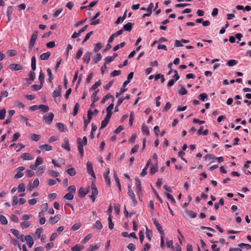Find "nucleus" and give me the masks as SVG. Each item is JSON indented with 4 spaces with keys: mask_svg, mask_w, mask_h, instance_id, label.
<instances>
[{
    "mask_svg": "<svg viewBox=\"0 0 251 251\" xmlns=\"http://www.w3.org/2000/svg\"><path fill=\"white\" fill-rule=\"evenodd\" d=\"M0 222L3 225L7 224V220L5 217L2 215H0Z\"/></svg>",
    "mask_w": 251,
    "mask_h": 251,
    "instance_id": "a19ab883",
    "label": "nucleus"
},
{
    "mask_svg": "<svg viewBox=\"0 0 251 251\" xmlns=\"http://www.w3.org/2000/svg\"><path fill=\"white\" fill-rule=\"evenodd\" d=\"M40 137H41L40 135L36 134L34 133H33V134H31L30 135V139L32 141H34L36 142H37L40 140Z\"/></svg>",
    "mask_w": 251,
    "mask_h": 251,
    "instance_id": "5701e85b",
    "label": "nucleus"
},
{
    "mask_svg": "<svg viewBox=\"0 0 251 251\" xmlns=\"http://www.w3.org/2000/svg\"><path fill=\"white\" fill-rule=\"evenodd\" d=\"M128 196L130 197L133 203L134 204L136 205L137 203V201L135 198V196L134 195V192H133V191L132 190V189L131 188L130 186H128Z\"/></svg>",
    "mask_w": 251,
    "mask_h": 251,
    "instance_id": "7ed1b4c3",
    "label": "nucleus"
},
{
    "mask_svg": "<svg viewBox=\"0 0 251 251\" xmlns=\"http://www.w3.org/2000/svg\"><path fill=\"white\" fill-rule=\"evenodd\" d=\"M91 55H92V53L91 52L87 51V52H86L83 57V63H86V64H88L89 63Z\"/></svg>",
    "mask_w": 251,
    "mask_h": 251,
    "instance_id": "1a4fd4ad",
    "label": "nucleus"
},
{
    "mask_svg": "<svg viewBox=\"0 0 251 251\" xmlns=\"http://www.w3.org/2000/svg\"><path fill=\"white\" fill-rule=\"evenodd\" d=\"M25 240L29 248H31L34 244V241L32 237L30 235H26L25 236Z\"/></svg>",
    "mask_w": 251,
    "mask_h": 251,
    "instance_id": "9b49d317",
    "label": "nucleus"
},
{
    "mask_svg": "<svg viewBox=\"0 0 251 251\" xmlns=\"http://www.w3.org/2000/svg\"><path fill=\"white\" fill-rule=\"evenodd\" d=\"M215 156H214V155H213L212 154H207L204 156V159L205 160L215 159Z\"/></svg>",
    "mask_w": 251,
    "mask_h": 251,
    "instance_id": "338daca9",
    "label": "nucleus"
},
{
    "mask_svg": "<svg viewBox=\"0 0 251 251\" xmlns=\"http://www.w3.org/2000/svg\"><path fill=\"white\" fill-rule=\"evenodd\" d=\"M56 126L58 130L61 132H66L67 131L66 126L63 123H56Z\"/></svg>",
    "mask_w": 251,
    "mask_h": 251,
    "instance_id": "4468645a",
    "label": "nucleus"
},
{
    "mask_svg": "<svg viewBox=\"0 0 251 251\" xmlns=\"http://www.w3.org/2000/svg\"><path fill=\"white\" fill-rule=\"evenodd\" d=\"M39 109H40L43 112H48L49 110V107L48 105L41 104L39 105Z\"/></svg>",
    "mask_w": 251,
    "mask_h": 251,
    "instance_id": "72a5a7b5",
    "label": "nucleus"
},
{
    "mask_svg": "<svg viewBox=\"0 0 251 251\" xmlns=\"http://www.w3.org/2000/svg\"><path fill=\"white\" fill-rule=\"evenodd\" d=\"M6 114V110L4 108L0 110V120L4 119Z\"/></svg>",
    "mask_w": 251,
    "mask_h": 251,
    "instance_id": "603ef678",
    "label": "nucleus"
},
{
    "mask_svg": "<svg viewBox=\"0 0 251 251\" xmlns=\"http://www.w3.org/2000/svg\"><path fill=\"white\" fill-rule=\"evenodd\" d=\"M108 227L110 229H112L114 228V224L112 221V216L111 215H109L108 218Z\"/></svg>",
    "mask_w": 251,
    "mask_h": 251,
    "instance_id": "cd10ccee",
    "label": "nucleus"
},
{
    "mask_svg": "<svg viewBox=\"0 0 251 251\" xmlns=\"http://www.w3.org/2000/svg\"><path fill=\"white\" fill-rule=\"evenodd\" d=\"M109 174V170H108L107 172L103 175L104 177L105 180V182L107 183L108 185L110 184V179L109 176H108Z\"/></svg>",
    "mask_w": 251,
    "mask_h": 251,
    "instance_id": "7c9ffc66",
    "label": "nucleus"
},
{
    "mask_svg": "<svg viewBox=\"0 0 251 251\" xmlns=\"http://www.w3.org/2000/svg\"><path fill=\"white\" fill-rule=\"evenodd\" d=\"M50 55V52L49 51H48L46 53H43L41 54L40 56V58L43 60H46L49 59Z\"/></svg>",
    "mask_w": 251,
    "mask_h": 251,
    "instance_id": "aec40b11",
    "label": "nucleus"
},
{
    "mask_svg": "<svg viewBox=\"0 0 251 251\" xmlns=\"http://www.w3.org/2000/svg\"><path fill=\"white\" fill-rule=\"evenodd\" d=\"M173 241L172 240H166V246L168 248H171L174 249V247L173 246Z\"/></svg>",
    "mask_w": 251,
    "mask_h": 251,
    "instance_id": "bf43d9fd",
    "label": "nucleus"
},
{
    "mask_svg": "<svg viewBox=\"0 0 251 251\" xmlns=\"http://www.w3.org/2000/svg\"><path fill=\"white\" fill-rule=\"evenodd\" d=\"M66 200L71 201L74 198V196L71 193H67L63 197Z\"/></svg>",
    "mask_w": 251,
    "mask_h": 251,
    "instance_id": "c9c22d12",
    "label": "nucleus"
},
{
    "mask_svg": "<svg viewBox=\"0 0 251 251\" xmlns=\"http://www.w3.org/2000/svg\"><path fill=\"white\" fill-rule=\"evenodd\" d=\"M35 78V73L33 71H30L29 74V78H26V80H29L30 82H29L28 84H31V83L34 80Z\"/></svg>",
    "mask_w": 251,
    "mask_h": 251,
    "instance_id": "6ab92c4d",
    "label": "nucleus"
},
{
    "mask_svg": "<svg viewBox=\"0 0 251 251\" xmlns=\"http://www.w3.org/2000/svg\"><path fill=\"white\" fill-rule=\"evenodd\" d=\"M142 132L146 134V135H149L150 134L149 129L147 126H146L145 124H143L142 126Z\"/></svg>",
    "mask_w": 251,
    "mask_h": 251,
    "instance_id": "bb28decb",
    "label": "nucleus"
},
{
    "mask_svg": "<svg viewBox=\"0 0 251 251\" xmlns=\"http://www.w3.org/2000/svg\"><path fill=\"white\" fill-rule=\"evenodd\" d=\"M84 248V246L77 244L71 248L72 251H80Z\"/></svg>",
    "mask_w": 251,
    "mask_h": 251,
    "instance_id": "a878e982",
    "label": "nucleus"
},
{
    "mask_svg": "<svg viewBox=\"0 0 251 251\" xmlns=\"http://www.w3.org/2000/svg\"><path fill=\"white\" fill-rule=\"evenodd\" d=\"M114 177L115 178V181H116V183H117V184L118 185L119 189L120 191H121V184H120V180L118 178L116 174H114Z\"/></svg>",
    "mask_w": 251,
    "mask_h": 251,
    "instance_id": "4d7b16f0",
    "label": "nucleus"
},
{
    "mask_svg": "<svg viewBox=\"0 0 251 251\" xmlns=\"http://www.w3.org/2000/svg\"><path fill=\"white\" fill-rule=\"evenodd\" d=\"M101 85V81L100 80H99L98 81H96L94 85L90 88V90H94L97 87L100 86Z\"/></svg>",
    "mask_w": 251,
    "mask_h": 251,
    "instance_id": "f704fd0d",
    "label": "nucleus"
},
{
    "mask_svg": "<svg viewBox=\"0 0 251 251\" xmlns=\"http://www.w3.org/2000/svg\"><path fill=\"white\" fill-rule=\"evenodd\" d=\"M134 24L132 23H127L124 25V29L126 31H130L132 28Z\"/></svg>",
    "mask_w": 251,
    "mask_h": 251,
    "instance_id": "f3484780",
    "label": "nucleus"
},
{
    "mask_svg": "<svg viewBox=\"0 0 251 251\" xmlns=\"http://www.w3.org/2000/svg\"><path fill=\"white\" fill-rule=\"evenodd\" d=\"M178 93L180 95H184L187 93V91L184 87H182Z\"/></svg>",
    "mask_w": 251,
    "mask_h": 251,
    "instance_id": "052dcab7",
    "label": "nucleus"
},
{
    "mask_svg": "<svg viewBox=\"0 0 251 251\" xmlns=\"http://www.w3.org/2000/svg\"><path fill=\"white\" fill-rule=\"evenodd\" d=\"M62 90V86L61 85H58V89L54 90L52 93L53 97L56 98L61 96V93Z\"/></svg>",
    "mask_w": 251,
    "mask_h": 251,
    "instance_id": "ddd939ff",
    "label": "nucleus"
},
{
    "mask_svg": "<svg viewBox=\"0 0 251 251\" xmlns=\"http://www.w3.org/2000/svg\"><path fill=\"white\" fill-rule=\"evenodd\" d=\"M8 68L12 71H19L23 69V67L21 65L14 63L10 65Z\"/></svg>",
    "mask_w": 251,
    "mask_h": 251,
    "instance_id": "6e6552de",
    "label": "nucleus"
},
{
    "mask_svg": "<svg viewBox=\"0 0 251 251\" xmlns=\"http://www.w3.org/2000/svg\"><path fill=\"white\" fill-rule=\"evenodd\" d=\"M60 216L59 215H56L53 217H51L49 218V221L50 223L52 224H54L58 222V221L60 220Z\"/></svg>",
    "mask_w": 251,
    "mask_h": 251,
    "instance_id": "2eb2a0df",
    "label": "nucleus"
},
{
    "mask_svg": "<svg viewBox=\"0 0 251 251\" xmlns=\"http://www.w3.org/2000/svg\"><path fill=\"white\" fill-rule=\"evenodd\" d=\"M99 91V89H97V90L95 91L91 96L92 100H94V102H96L99 100V97L97 96V94Z\"/></svg>",
    "mask_w": 251,
    "mask_h": 251,
    "instance_id": "412c9836",
    "label": "nucleus"
},
{
    "mask_svg": "<svg viewBox=\"0 0 251 251\" xmlns=\"http://www.w3.org/2000/svg\"><path fill=\"white\" fill-rule=\"evenodd\" d=\"M41 207L42 208V210L41 212H39V216L40 217H41L42 216H43V212L44 211H46L48 210V203H44V204H42Z\"/></svg>",
    "mask_w": 251,
    "mask_h": 251,
    "instance_id": "4be33fe9",
    "label": "nucleus"
},
{
    "mask_svg": "<svg viewBox=\"0 0 251 251\" xmlns=\"http://www.w3.org/2000/svg\"><path fill=\"white\" fill-rule=\"evenodd\" d=\"M44 78H45V75L41 71L40 72L39 76V80L41 83V84H43L44 82Z\"/></svg>",
    "mask_w": 251,
    "mask_h": 251,
    "instance_id": "37998d69",
    "label": "nucleus"
},
{
    "mask_svg": "<svg viewBox=\"0 0 251 251\" xmlns=\"http://www.w3.org/2000/svg\"><path fill=\"white\" fill-rule=\"evenodd\" d=\"M101 55L100 53H97L93 59V61L95 64H97L99 61L101 59Z\"/></svg>",
    "mask_w": 251,
    "mask_h": 251,
    "instance_id": "c85d7f7f",
    "label": "nucleus"
},
{
    "mask_svg": "<svg viewBox=\"0 0 251 251\" xmlns=\"http://www.w3.org/2000/svg\"><path fill=\"white\" fill-rule=\"evenodd\" d=\"M87 173L91 175L93 177L96 178L95 173L93 170V167L92 164L90 162L87 163Z\"/></svg>",
    "mask_w": 251,
    "mask_h": 251,
    "instance_id": "20e7f679",
    "label": "nucleus"
},
{
    "mask_svg": "<svg viewBox=\"0 0 251 251\" xmlns=\"http://www.w3.org/2000/svg\"><path fill=\"white\" fill-rule=\"evenodd\" d=\"M134 120V114L133 113V112H131L129 116V124L130 126H132L133 124V121Z\"/></svg>",
    "mask_w": 251,
    "mask_h": 251,
    "instance_id": "6e6d98bb",
    "label": "nucleus"
},
{
    "mask_svg": "<svg viewBox=\"0 0 251 251\" xmlns=\"http://www.w3.org/2000/svg\"><path fill=\"white\" fill-rule=\"evenodd\" d=\"M18 170L19 171L16 173V174H15V176H14V178L15 179L20 178L22 177L23 176L24 174L22 173V171L25 170V167H22V166L21 167H19L18 168Z\"/></svg>",
    "mask_w": 251,
    "mask_h": 251,
    "instance_id": "9d476101",
    "label": "nucleus"
},
{
    "mask_svg": "<svg viewBox=\"0 0 251 251\" xmlns=\"http://www.w3.org/2000/svg\"><path fill=\"white\" fill-rule=\"evenodd\" d=\"M187 214L192 218H194L197 216V213L192 210H187L186 211Z\"/></svg>",
    "mask_w": 251,
    "mask_h": 251,
    "instance_id": "49530a36",
    "label": "nucleus"
},
{
    "mask_svg": "<svg viewBox=\"0 0 251 251\" xmlns=\"http://www.w3.org/2000/svg\"><path fill=\"white\" fill-rule=\"evenodd\" d=\"M121 71L120 70H114L111 73V76L114 77L118 76L121 74Z\"/></svg>",
    "mask_w": 251,
    "mask_h": 251,
    "instance_id": "69168bd1",
    "label": "nucleus"
},
{
    "mask_svg": "<svg viewBox=\"0 0 251 251\" xmlns=\"http://www.w3.org/2000/svg\"><path fill=\"white\" fill-rule=\"evenodd\" d=\"M238 62V61L236 60H229L227 62L226 65L229 67H232L237 65Z\"/></svg>",
    "mask_w": 251,
    "mask_h": 251,
    "instance_id": "c756f323",
    "label": "nucleus"
},
{
    "mask_svg": "<svg viewBox=\"0 0 251 251\" xmlns=\"http://www.w3.org/2000/svg\"><path fill=\"white\" fill-rule=\"evenodd\" d=\"M166 197H167V199L168 200H170L173 203H176V200L174 199V197H173V196L172 195H171L170 193H167L166 194Z\"/></svg>",
    "mask_w": 251,
    "mask_h": 251,
    "instance_id": "09e8293b",
    "label": "nucleus"
},
{
    "mask_svg": "<svg viewBox=\"0 0 251 251\" xmlns=\"http://www.w3.org/2000/svg\"><path fill=\"white\" fill-rule=\"evenodd\" d=\"M39 148L45 151H50L52 149L50 145L48 144L41 145L39 146Z\"/></svg>",
    "mask_w": 251,
    "mask_h": 251,
    "instance_id": "a211bd4d",
    "label": "nucleus"
},
{
    "mask_svg": "<svg viewBox=\"0 0 251 251\" xmlns=\"http://www.w3.org/2000/svg\"><path fill=\"white\" fill-rule=\"evenodd\" d=\"M80 227V224L79 223H76L72 226L71 230L73 231H75L79 229Z\"/></svg>",
    "mask_w": 251,
    "mask_h": 251,
    "instance_id": "680f3d73",
    "label": "nucleus"
},
{
    "mask_svg": "<svg viewBox=\"0 0 251 251\" xmlns=\"http://www.w3.org/2000/svg\"><path fill=\"white\" fill-rule=\"evenodd\" d=\"M91 190H92V194L90 196V198L92 199V201L94 202L95 201L96 196L98 194V190L96 187L95 184L92 182L91 184Z\"/></svg>",
    "mask_w": 251,
    "mask_h": 251,
    "instance_id": "f03ea898",
    "label": "nucleus"
},
{
    "mask_svg": "<svg viewBox=\"0 0 251 251\" xmlns=\"http://www.w3.org/2000/svg\"><path fill=\"white\" fill-rule=\"evenodd\" d=\"M93 31H91L89 32V33H88L86 35L84 39H83V40L82 41V44H84L85 42H86L89 39V38L93 34Z\"/></svg>",
    "mask_w": 251,
    "mask_h": 251,
    "instance_id": "5fc2aeb1",
    "label": "nucleus"
},
{
    "mask_svg": "<svg viewBox=\"0 0 251 251\" xmlns=\"http://www.w3.org/2000/svg\"><path fill=\"white\" fill-rule=\"evenodd\" d=\"M79 108V104L78 103H76L73 110V115L75 116L78 113V110Z\"/></svg>",
    "mask_w": 251,
    "mask_h": 251,
    "instance_id": "4c0bfd02",
    "label": "nucleus"
},
{
    "mask_svg": "<svg viewBox=\"0 0 251 251\" xmlns=\"http://www.w3.org/2000/svg\"><path fill=\"white\" fill-rule=\"evenodd\" d=\"M47 74L49 75V80L50 82H52V80L53 79V76L51 73V71L50 68H48L47 70Z\"/></svg>",
    "mask_w": 251,
    "mask_h": 251,
    "instance_id": "58836bf2",
    "label": "nucleus"
},
{
    "mask_svg": "<svg viewBox=\"0 0 251 251\" xmlns=\"http://www.w3.org/2000/svg\"><path fill=\"white\" fill-rule=\"evenodd\" d=\"M89 188L84 189L83 188L81 187L78 190L79 196L81 198H84L89 192Z\"/></svg>",
    "mask_w": 251,
    "mask_h": 251,
    "instance_id": "f8f14e48",
    "label": "nucleus"
},
{
    "mask_svg": "<svg viewBox=\"0 0 251 251\" xmlns=\"http://www.w3.org/2000/svg\"><path fill=\"white\" fill-rule=\"evenodd\" d=\"M67 173L71 176H74L76 174V171L75 168H70L67 170Z\"/></svg>",
    "mask_w": 251,
    "mask_h": 251,
    "instance_id": "2f4dec72",
    "label": "nucleus"
},
{
    "mask_svg": "<svg viewBox=\"0 0 251 251\" xmlns=\"http://www.w3.org/2000/svg\"><path fill=\"white\" fill-rule=\"evenodd\" d=\"M36 58L33 56L31 59V67L32 70L34 71L36 70Z\"/></svg>",
    "mask_w": 251,
    "mask_h": 251,
    "instance_id": "b1692460",
    "label": "nucleus"
},
{
    "mask_svg": "<svg viewBox=\"0 0 251 251\" xmlns=\"http://www.w3.org/2000/svg\"><path fill=\"white\" fill-rule=\"evenodd\" d=\"M102 47V44L101 43H97L94 49V51L95 52H97L100 50Z\"/></svg>",
    "mask_w": 251,
    "mask_h": 251,
    "instance_id": "79ce46f5",
    "label": "nucleus"
},
{
    "mask_svg": "<svg viewBox=\"0 0 251 251\" xmlns=\"http://www.w3.org/2000/svg\"><path fill=\"white\" fill-rule=\"evenodd\" d=\"M38 32L37 31H34L31 35L29 45V49L30 50H32V48L35 43L38 36Z\"/></svg>",
    "mask_w": 251,
    "mask_h": 251,
    "instance_id": "f257e3e1",
    "label": "nucleus"
},
{
    "mask_svg": "<svg viewBox=\"0 0 251 251\" xmlns=\"http://www.w3.org/2000/svg\"><path fill=\"white\" fill-rule=\"evenodd\" d=\"M22 158L25 160H29L33 159L29 153L25 152L21 155Z\"/></svg>",
    "mask_w": 251,
    "mask_h": 251,
    "instance_id": "393cba45",
    "label": "nucleus"
},
{
    "mask_svg": "<svg viewBox=\"0 0 251 251\" xmlns=\"http://www.w3.org/2000/svg\"><path fill=\"white\" fill-rule=\"evenodd\" d=\"M49 174L50 176L52 177H56L58 176H59V174L58 173H57L53 170L50 171Z\"/></svg>",
    "mask_w": 251,
    "mask_h": 251,
    "instance_id": "13d9d810",
    "label": "nucleus"
},
{
    "mask_svg": "<svg viewBox=\"0 0 251 251\" xmlns=\"http://www.w3.org/2000/svg\"><path fill=\"white\" fill-rule=\"evenodd\" d=\"M238 246L241 248H246L247 250L251 249V245L248 244L240 243L238 244Z\"/></svg>",
    "mask_w": 251,
    "mask_h": 251,
    "instance_id": "473e14b6",
    "label": "nucleus"
},
{
    "mask_svg": "<svg viewBox=\"0 0 251 251\" xmlns=\"http://www.w3.org/2000/svg\"><path fill=\"white\" fill-rule=\"evenodd\" d=\"M153 224L155 226L156 229L158 230V231L160 233V234L162 235H164V232L162 229V226L159 223L158 221L156 220V218L154 219H153Z\"/></svg>",
    "mask_w": 251,
    "mask_h": 251,
    "instance_id": "0eeeda50",
    "label": "nucleus"
},
{
    "mask_svg": "<svg viewBox=\"0 0 251 251\" xmlns=\"http://www.w3.org/2000/svg\"><path fill=\"white\" fill-rule=\"evenodd\" d=\"M109 122V120L104 119L101 122V126L100 127V129H103V128L106 127V126L107 125V124H108Z\"/></svg>",
    "mask_w": 251,
    "mask_h": 251,
    "instance_id": "a18cd8bd",
    "label": "nucleus"
},
{
    "mask_svg": "<svg viewBox=\"0 0 251 251\" xmlns=\"http://www.w3.org/2000/svg\"><path fill=\"white\" fill-rule=\"evenodd\" d=\"M125 44H126V43L125 42H122L120 44H118V45H116V46H115L113 48V50L114 51H116L117 50L119 49L120 48L124 47L125 46Z\"/></svg>",
    "mask_w": 251,
    "mask_h": 251,
    "instance_id": "8fccbe9b",
    "label": "nucleus"
},
{
    "mask_svg": "<svg viewBox=\"0 0 251 251\" xmlns=\"http://www.w3.org/2000/svg\"><path fill=\"white\" fill-rule=\"evenodd\" d=\"M43 85L41 84V83L40 84V85L33 84L31 86V88H32L33 91H37L40 90L42 88Z\"/></svg>",
    "mask_w": 251,
    "mask_h": 251,
    "instance_id": "e433bc0d",
    "label": "nucleus"
},
{
    "mask_svg": "<svg viewBox=\"0 0 251 251\" xmlns=\"http://www.w3.org/2000/svg\"><path fill=\"white\" fill-rule=\"evenodd\" d=\"M207 97H208V96L206 93H203L199 95V98L201 101H204L205 99H207Z\"/></svg>",
    "mask_w": 251,
    "mask_h": 251,
    "instance_id": "864d4df0",
    "label": "nucleus"
},
{
    "mask_svg": "<svg viewBox=\"0 0 251 251\" xmlns=\"http://www.w3.org/2000/svg\"><path fill=\"white\" fill-rule=\"evenodd\" d=\"M53 117L54 114L50 112L44 116V119L45 120L46 124L50 125L52 123Z\"/></svg>",
    "mask_w": 251,
    "mask_h": 251,
    "instance_id": "39448f33",
    "label": "nucleus"
},
{
    "mask_svg": "<svg viewBox=\"0 0 251 251\" xmlns=\"http://www.w3.org/2000/svg\"><path fill=\"white\" fill-rule=\"evenodd\" d=\"M77 144L78 150L81 156L83 155L84 151L83 148V144L82 143V139L80 138H78L77 139Z\"/></svg>",
    "mask_w": 251,
    "mask_h": 251,
    "instance_id": "423d86ee",
    "label": "nucleus"
},
{
    "mask_svg": "<svg viewBox=\"0 0 251 251\" xmlns=\"http://www.w3.org/2000/svg\"><path fill=\"white\" fill-rule=\"evenodd\" d=\"M61 146L63 149L67 150L68 151H70L71 149L69 144V139L68 138H65L64 139V142L62 144Z\"/></svg>",
    "mask_w": 251,
    "mask_h": 251,
    "instance_id": "dca6fc26",
    "label": "nucleus"
},
{
    "mask_svg": "<svg viewBox=\"0 0 251 251\" xmlns=\"http://www.w3.org/2000/svg\"><path fill=\"white\" fill-rule=\"evenodd\" d=\"M13 12V7L11 6H9L7 7L6 11V15L7 16H11Z\"/></svg>",
    "mask_w": 251,
    "mask_h": 251,
    "instance_id": "774afa93",
    "label": "nucleus"
},
{
    "mask_svg": "<svg viewBox=\"0 0 251 251\" xmlns=\"http://www.w3.org/2000/svg\"><path fill=\"white\" fill-rule=\"evenodd\" d=\"M62 8H59L56 10L53 14V17L54 18H56L59 16V15L62 12Z\"/></svg>",
    "mask_w": 251,
    "mask_h": 251,
    "instance_id": "e2e57ef3",
    "label": "nucleus"
},
{
    "mask_svg": "<svg viewBox=\"0 0 251 251\" xmlns=\"http://www.w3.org/2000/svg\"><path fill=\"white\" fill-rule=\"evenodd\" d=\"M158 171V166L157 164L153 165L151 169L150 170V174L153 175Z\"/></svg>",
    "mask_w": 251,
    "mask_h": 251,
    "instance_id": "ea45409f",
    "label": "nucleus"
},
{
    "mask_svg": "<svg viewBox=\"0 0 251 251\" xmlns=\"http://www.w3.org/2000/svg\"><path fill=\"white\" fill-rule=\"evenodd\" d=\"M18 190L20 192H24L25 191V185L23 183H21L18 185Z\"/></svg>",
    "mask_w": 251,
    "mask_h": 251,
    "instance_id": "3c124183",
    "label": "nucleus"
},
{
    "mask_svg": "<svg viewBox=\"0 0 251 251\" xmlns=\"http://www.w3.org/2000/svg\"><path fill=\"white\" fill-rule=\"evenodd\" d=\"M10 231L17 238L20 235L19 231L17 229L12 228Z\"/></svg>",
    "mask_w": 251,
    "mask_h": 251,
    "instance_id": "0e129e2a",
    "label": "nucleus"
},
{
    "mask_svg": "<svg viewBox=\"0 0 251 251\" xmlns=\"http://www.w3.org/2000/svg\"><path fill=\"white\" fill-rule=\"evenodd\" d=\"M83 54V49L82 48H80L79 49L77 52H76V55H75V58L76 59H78L80 58V57L81 56V55H82Z\"/></svg>",
    "mask_w": 251,
    "mask_h": 251,
    "instance_id": "de8ad7c7",
    "label": "nucleus"
},
{
    "mask_svg": "<svg viewBox=\"0 0 251 251\" xmlns=\"http://www.w3.org/2000/svg\"><path fill=\"white\" fill-rule=\"evenodd\" d=\"M94 227L98 229H100L102 228V225L100 220H97L94 225Z\"/></svg>",
    "mask_w": 251,
    "mask_h": 251,
    "instance_id": "c03bdc74",
    "label": "nucleus"
}]
</instances>
